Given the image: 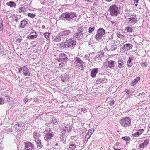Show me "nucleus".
Returning a JSON list of instances; mask_svg holds the SVG:
<instances>
[{"instance_id": "nucleus-33", "label": "nucleus", "mask_w": 150, "mask_h": 150, "mask_svg": "<svg viewBox=\"0 0 150 150\" xmlns=\"http://www.w3.org/2000/svg\"><path fill=\"white\" fill-rule=\"evenodd\" d=\"M117 36L120 39H121L122 40H124L126 38V37L121 34H117Z\"/></svg>"}, {"instance_id": "nucleus-31", "label": "nucleus", "mask_w": 150, "mask_h": 150, "mask_svg": "<svg viewBox=\"0 0 150 150\" xmlns=\"http://www.w3.org/2000/svg\"><path fill=\"white\" fill-rule=\"evenodd\" d=\"M40 135L38 132H34L33 133V137L35 139H37L40 137Z\"/></svg>"}, {"instance_id": "nucleus-10", "label": "nucleus", "mask_w": 150, "mask_h": 150, "mask_svg": "<svg viewBox=\"0 0 150 150\" xmlns=\"http://www.w3.org/2000/svg\"><path fill=\"white\" fill-rule=\"evenodd\" d=\"M67 59L66 55L64 53L60 54L59 57L57 58V60L58 61H66Z\"/></svg>"}, {"instance_id": "nucleus-41", "label": "nucleus", "mask_w": 150, "mask_h": 150, "mask_svg": "<svg viewBox=\"0 0 150 150\" xmlns=\"http://www.w3.org/2000/svg\"><path fill=\"white\" fill-rule=\"evenodd\" d=\"M122 139L123 140L129 141L130 140V138L128 137H122Z\"/></svg>"}, {"instance_id": "nucleus-6", "label": "nucleus", "mask_w": 150, "mask_h": 150, "mask_svg": "<svg viewBox=\"0 0 150 150\" xmlns=\"http://www.w3.org/2000/svg\"><path fill=\"white\" fill-rule=\"evenodd\" d=\"M74 60L77 67L80 69L83 70L84 69L83 67L85 65L84 62L81 60L80 58L77 57H76Z\"/></svg>"}, {"instance_id": "nucleus-5", "label": "nucleus", "mask_w": 150, "mask_h": 150, "mask_svg": "<svg viewBox=\"0 0 150 150\" xmlns=\"http://www.w3.org/2000/svg\"><path fill=\"white\" fill-rule=\"evenodd\" d=\"M105 33V31L104 29L100 28L97 30V33L95 35V38L97 41H100L102 38Z\"/></svg>"}, {"instance_id": "nucleus-9", "label": "nucleus", "mask_w": 150, "mask_h": 150, "mask_svg": "<svg viewBox=\"0 0 150 150\" xmlns=\"http://www.w3.org/2000/svg\"><path fill=\"white\" fill-rule=\"evenodd\" d=\"M34 148L33 145L32 143L29 142H25L24 150H33Z\"/></svg>"}, {"instance_id": "nucleus-48", "label": "nucleus", "mask_w": 150, "mask_h": 150, "mask_svg": "<svg viewBox=\"0 0 150 150\" xmlns=\"http://www.w3.org/2000/svg\"><path fill=\"white\" fill-rule=\"evenodd\" d=\"M140 134L139 132H137L134 133L133 134V136L138 137L140 135Z\"/></svg>"}, {"instance_id": "nucleus-3", "label": "nucleus", "mask_w": 150, "mask_h": 150, "mask_svg": "<svg viewBox=\"0 0 150 150\" xmlns=\"http://www.w3.org/2000/svg\"><path fill=\"white\" fill-rule=\"evenodd\" d=\"M76 40L70 38L66 40L64 43L65 47L67 48H71V49L74 47V46L76 45Z\"/></svg>"}, {"instance_id": "nucleus-59", "label": "nucleus", "mask_w": 150, "mask_h": 150, "mask_svg": "<svg viewBox=\"0 0 150 150\" xmlns=\"http://www.w3.org/2000/svg\"><path fill=\"white\" fill-rule=\"evenodd\" d=\"M135 2L136 3L135 4V5L136 6H137V3L138 2L139 0H134Z\"/></svg>"}, {"instance_id": "nucleus-37", "label": "nucleus", "mask_w": 150, "mask_h": 150, "mask_svg": "<svg viewBox=\"0 0 150 150\" xmlns=\"http://www.w3.org/2000/svg\"><path fill=\"white\" fill-rule=\"evenodd\" d=\"M4 54V48L3 46H0V55H3Z\"/></svg>"}, {"instance_id": "nucleus-62", "label": "nucleus", "mask_w": 150, "mask_h": 150, "mask_svg": "<svg viewBox=\"0 0 150 150\" xmlns=\"http://www.w3.org/2000/svg\"><path fill=\"white\" fill-rule=\"evenodd\" d=\"M147 65V64L145 62L144 63H143L142 64V66H146Z\"/></svg>"}, {"instance_id": "nucleus-43", "label": "nucleus", "mask_w": 150, "mask_h": 150, "mask_svg": "<svg viewBox=\"0 0 150 150\" xmlns=\"http://www.w3.org/2000/svg\"><path fill=\"white\" fill-rule=\"evenodd\" d=\"M44 36L47 39H48L49 33H45L44 34Z\"/></svg>"}, {"instance_id": "nucleus-32", "label": "nucleus", "mask_w": 150, "mask_h": 150, "mask_svg": "<svg viewBox=\"0 0 150 150\" xmlns=\"http://www.w3.org/2000/svg\"><path fill=\"white\" fill-rule=\"evenodd\" d=\"M92 134V132H90V131L88 132L86 135L85 139L87 138V139H88L90 138Z\"/></svg>"}, {"instance_id": "nucleus-38", "label": "nucleus", "mask_w": 150, "mask_h": 150, "mask_svg": "<svg viewBox=\"0 0 150 150\" xmlns=\"http://www.w3.org/2000/svg\"><path fill=\"white\" fill-rule=\"evenodd\" d=\"M69 127V128L70 129V130H69V129H68V126H65V127H64L63 128V129H64V131H68L69 132L70 131H71V129H70V128L71 127Z\"/></svg>"}, {"instance_id": "nucleus-14", "label": "nucleus", "mask_w": 150, "mask_h": 150, "mask_svg": "<svg viewBox=\"0 0 150 150\" xmlns=\"http://www.w3.org/2000/svg\"><path fill=\"white\" fill-rule=\"evenodd\" d=\"M38 35L36 32H32L27 36V38L28 39L35 38Z\"/></svg>"}, {"instance_id": "nucleus-29", "label": "nucleus", "mask_w": 150, "mask_h": 150, "mask_svg": "<svg viewBox=\"0 0 150 150\" xmlns=\"http://www.w3.org/2000/svg\"><path fill=\"white\" fill-rule=\"evenodd\" d=\"M85 27H80L78 29L77 31L81 32L82 33H85L87 32V31L85 30Z\"/></svg>"}, {"instance_id": "nucleus-21", "label": "nucleus", "mask_w": 150, "mask_h": 150, "mask_svg": "<svg viewBox=\"0 0 150 150\" xmlns=\"http://www.w3.org/2000/svg\"><path fill=\"white\" fill-rule=\"evenodd\" d=\"M149 139L145 140L144 142L143 143L139 145L140 148H143L145 146H146L147 144L149 143Z\"/></svg>"}, {"instance_id": "nucleus-11", "label": "nucleus", "mask_w": 150, "mask_h": 150, "mask_svg": "<svg viewBox=\"0 0 150 150\" xmlns=\"http://www.w3.org/2000/svg\"><path fill=\"white\" fill-rule=\"evenodd\" d=\"M70 33V31L69 30H67L61 31L60 34L63 39H64V38L67 37V36Z\"/></svg>"}, {"instance_id": "nucleus-58", "label": "nucleus", "mask_w": 150, "mask_h": 150, "mask_svg": "<svg viewBox=\"0 0 150 150\" xmlns=\"http://www.w3.org/2000/svg\"><path fill=\"white\" fill-rule=\"evenodd\" d=\"M92 132V133L94 132V129H91L88 131V132Z\"/></svg>"}, {"instance_id": "nucleus-57", "label": "nucleus", "mask_w": 150, "mask_h": 150, "mask_svg": "<svg viewBox=\"0 0 150 150\" xmlns=\"http://www.w3.org/2000/svg\"><path fill=\"white\" fill-rule=\"evenodd\" d=\"M64 64L63 63H60V64H59V67H62L63 66V65H64V64Z\"/></svg>"}, {"instance_id": "nucleus-25", "label": "nucleus", "mask_w": 150, "mask_h": 150, "mask_svg": "<svg viewBox=\"0 0 150 150\" xmlns=\"http://www.w3.org/2000/svg\"><path fill=\"white\" fill-rule=\"evenodd\" d=\"M14 128L15 129V130L16 131H19L21 129V127L20 125L19 124H17L14 126Z\"/></svg>"}, {"instance_id": "nucleus-8", "label": "nucleus", "mask_w": 150, "mask_h": 150, "mask_svg": "<svg viewBox=\"0 0 150 150\" xmlns=\"http://www.w3.org/2000/svg\"><path fill=\"white\" fill-rule=\"evenodd\" d=\"M132 47V44L129 43L126 44L122 46L120 49V51L125 52L127 51Z\"/></svg>"}, {"instance_id": "nucleus-60", "label": "nucleus", "mask_w": 150, "mask_h": 150, "mask_svg": "<svg viewBox=\"0 0 150 150\" xmlns=\"http://www.w3.org/2000/svg\"><path fill=\"white\" fill-rule=\"evenodd\" d=\"M126 91V93L127 94H130V91L129 90H125Z\"/></svg>"}, {"instance_id": "nucleus-55", "label": "nucleus", "mask_w": 150, "mask_h": 150, "mask_svg": "<svg viewBox=\"0 0 150 150\" xmlns=\"http://www.w3.org/2000/svg\"><path fill=\"white\" fill-rule=\"evenodd\" d=\"M136 19V18H134V17H132L129 18V21H130L131 20H134V19Z\"/></svg>"}, {"instance_id": "nucleus-22", "label": "nucleus", "mask_w": 150, "mask_h": 150, "mask_svg": "<svg viewBox=\"0 0 150 150\" xmlns=\"http://www.w3.org/2000/svg\"><path fill=\"white\" fill-rule=\"evenodd\" d=\"M27 24V21L25 20H23L20 23V27L21 28H23L26 26Z\"/></svg>"}, {"instance_id": "nucleus-47", "label": "nucleus", "mask_w": 150, "mask_h": 150, "mask_svg": "<svg viewBox=\"0 0 150 150\" xmlns=\"http://www.w3.org/2000/svg\"><path fill=\"white\" fill-rule=\"evenodd\" d=\"M117 43L118 44V45L121 46L124 44V42L121 41H117Z\"/></svg>"}, {"instance_id": "nucleus-52", "label": "nucleus", "mask_w": 150, "mask_h": 150, "mask_svg": "<svg viewBox=\"0 0 150 150\" xmlns=\"http://www.w3.org/2000/svg\"><path fill=\"white\" fill-rule=\"evenodd\" d=\"M114 101L113 100H112L111 101H110V102H109V105H110V106H112V105L113 104H114Z\"/></svg>"}, {"instance_id": "nucleus-26", "label": "nucleus", "mask_w": 150, "mask_h": 150, "mask_svg": "<svg viewBox=\"0 0 150 150\" xmlns=\"http://www.w3.org/2000/svg\"><path fill=\"white\" fill-rule=\"evenodd\" d=\"M6 4L11 7H15L16 6V4L14 2L12 1L7 2Z\"/></svg>"}, {"instance_id": "nucleus-63", "label": "nucleus", "mask_w": 150, "mask_h": 150, "mask_svg": "<svg viewBox=\"0 0 150 150\" xmlns=\"http://www.w3.org/2000/svg\"><path fill=\"white\" fill-rule=\"evenodd\" d=\"M2 98H0V104H2L3 103H2Z\"/></svg>"}, {"instance_id": "nucleus-50", "label": "nucleus", "mask_w": 150, "mask_h": 150, "mask_svg": "<svg viewBox=\"0 0 150 150\" xmlns=\"http://www.w3.org/2000/svg\"><path fill=\"white\" fill-rule=\"evenodd\" d=\"M3 28V24L2 23H0V31H1Z\"/></svg>"}, {"instance_id": "nucleus-1", "label": "nucleus", "mask_w": 150, "mask_h": 150, "mask_svg": "<svg viewBox=\"0 0 150 150\" xmlns=\"http://www.w3.org/2000/svg\"><path fill=\"white\" fill-rule=\"evenodd\" d=\"M61 17L62 20L66 19L71 22L76 21L77 18L76 14L73 12H66L62 13L61 15Z\"/></svg>"}, {"instance_id": "nucleus-42", "label": "nucleus", "mask_w": 150, "mask_h": 150, "mask_svg": "<svg viewBox=\"0 0 150 150\" xmlns=\"http://www.w3.org/2000/svg\"><path fill=\"white\" fill-rule=\"evenodd\" d=\"M4 100H5L7 102H9L10 100V98L9 96H5L4 98Z\"/></svg>"}, {"instance_id": "nucleus-40", "label": "nucleus", "mask_w": 150, "mask_h": 150, "mask_svg": "<svg viewBox=\"0 0 150 150\" xmlns=\"http://www.w3.org/2000/svg\"><path fill=\"white\" fill-rule=\"evenodd\" d=\"M95 29L94 27H90L88 29V32L89 33H92L93 31Z\"/></svg>"}, {"instance_id": "nucleus-44", "label": "nucleus", "mask_w": 150, "mask_h": 150, "mask_svg": "<svg viewBox=\"0 0 150 150\" xmlns=\"http://www.w3.org/2000/svg\"><path fill=\"white\" fill-rule=\"evenodd\" d=\"M117 48V46L116 45H113L111 48V50L112 51L115 50Z\"/></svg>"}, {"instance_id": "nucleus-16", "label": "nucleus", "mask_w": 150, "mask_h": 150, "mask_svg": "<svg viewBox=\"0 0 150 150\" xmlns=\"http://www.w3.org/2000/svg\"><path fill=\"white\" fill-rule=\"evenodd\" d=\"M53 40L54 42H59L61 41V40H63L62 38L61 37L60 34L59 36H57L54 37L53 38Z\"/></svg>"}, {"instance_id": "nucleus-18", "label": "nucleus", "mask_w": 150, "mask_h": 150, "mask_svg": "<svg viewBox=\"0 0 150 150\" xmlns=\"http://www.w3.org/2000/svg\"><path fill=\"white\" fill-rule=\"evenodd\" d=\"M38 146V148L39 149H41L43 146L42 144L41 140L37 139L35 140Z\"/></svg>"}, {"instance_id": "nucleus-24", "label": "nucleus", "mask_w": 150, "mask_h": 150, "mask_svg": "<svg viewBox=\"0 0 150 150\" xmlns=\"http://www.w3.org/2000/svg\"><path fill=\"white\" fill-rule=\"evenodd\" d=\"M114 63V61H109L108 62V64L106 66L109 67L110 68H112L114 67L115 66Z\"/></svg>"}, {"instance_id": "nucleus-34", "label": "nucleus", "mask_w": 150, "mask_h": 150, "mask_svg": "<svg viewBox=\"0 0 150 150\" xmlns=\"http://www.w3.org/2000/svg\"><path fill=\"white\" fill-rule=\"evenodd\" d=\"M104 53L103 52H99L97 55L98 57L101 58L104 56Z\"/></svg>"}, {"instance_id": "nucleus-28", "label": "nucleus", "mask_w": 150, "mask_h": 150, "mask_svg": "<svg viewBox=\"0 0 150 150\" xmlns=\"http://www.w3.org/2000/svg\"><path fill=\"white\" fill-rule=\"evenodd\" d=\"M124 62L123 60L121 59L120 60L119 59L118 61V67L119 68H122L124 67Z\"/></svg>"}, {"instance_id": "nucleus-46", "label": "nucleus", "mask_w": 150, "mask_h": 150, "mask_svg": "<svg viewBox=\"0 0 150 150\" xmlns=\"http://www.w3.org/2000/svg\"><path fill=\"white\" fill-rule=\"evenodd\" d=\"M24 9L22 7H20L19 8V12H23L24 13Z\"/></svg>"}, {"instance_id": "nucleus-23", "label": "nucleus", "mask_w": 150, "mask_h": 150, "mask_svg": "<svg viewBox=\"0 0 150 150\" xmlns=\"http://www.w3.org/2000/svg\"><path fill=\"white\" fill-rule=\"evenodd\" d=\"M76 145L73 142H71L69 144V150H74L76 148Z\"/></svg>"}, {"instance_id": "nucleus-30", "label": "nucleus", "mask_w": 150, "mask_h": 150, "mask_svg": "<svg viewBox=\"0 0 150 150\" xmlns=\"http://www.w3.org/2000/svg\"><path fill=\"white\" fill-rule=\"evenodd\" d=\"M125 30H126L127 32L132 33L133 31V29L130 26H128L125 28Z\"/></svg>"}, {"instance_id": "nucleus-45", "label": "nucleus", "mask_w": 150, "mask_h": 150, "mask_svg": "<svg viewBox=\"0 0 150 150\" xmlns=\"http://www.w3.org/2000/svg\"><path fill=\"white\" fill-rule=\"evenodd\" d=\"M28 15L29 17L31 18H34L35 16V14L30 13H28Z\"/></svg>"}, {"instance_id": "nucleus-35", "label": "nucleus", "mask_w": 150, "mask_h": 150, "mask_svg": "<svg viewBox=\"0 0 150 150\" xmlns=\"http://www.w3.org/2000/svg\"><path fill=\"white\" fill-rule=\"evenodd\" d=\"M21 18V16L20 15H17L15 16V21L17 22L20 18Z\"/></svg>"}, {"instance_id": "nucleus-15", "label": "nucleus", "mask_w": 150, "mask_h": 150, "mask_svg": "<svg viewBox=\"0 0 150 150\" xmlns=\"http://www.w3.org/2000/svg\"><path fill=\"white\" fill-rule=\"evenodd\" d=\"M84 35L85 33H82L79 31H78L74 35V37L78 38L79 39V38H82V36Z\"/></svg>"}, {"instance_id": "nucleus-4", "label": "nucleus", "mask_w": 150, "mask_h": 150, "mask_svg": "<svg viewBox=\"0 0 150 150\" xmlns=\"http://www.w3.org/2000/svg\"><path fill=\"white\" fill-rule=\"evenodd\" d=\"M119 9L116 5L111 6L109 8L110 14L112 16H117L120 13Z\"/></svg>"}, {"instance_id": "nucleus-39", "label": "nucleus", "mask_w": 150, "mask_h": 150, "mask_svg": "<svg viewBox=\"0 0 150 150\" xmlns=\"http://www.w3.org/2000/svg\"><path fill=\"white\" fill-rule=\"evenodd\" d=\"M137 22V19L133 20H132L131 21H129V22L131 24H134Z\"/></svg>"}, {"instance_id": "nucleus-56", "label": "nucleus", "mask_w": 150, "mask_h": 150, "mask_svg": "<svg viewBox=\"0 0 150 150\" xmlns=\"http://www.w3.org/2000/svg\"><path fill=\"white\" fill-rule=\"evenodd\" d=\"M81 110L83 111V112H86V109L85 108H83L81 109Z\"/></svg>"}, {"instance_id": "nucleus-2", "label": "nucleus", "mask_w": 150, "mask_h": 150, "mask_svg": "<svg viewBox=\"0 0 150 150\" xmlns=\"http://www.w3.org/2000/svg\"><path fill=\"white\" fill-rule=\"evenodd\" d=\"M119 122L122 126L127 127L130 125L131 120L129 117H126L120 119Z\"/></svg>"}, {"instance_id": "nucleus-27", "label": "nucleus", "mask_w": 150, "mask_h": 150, "mask_svg": "<svg viewBox=\"0 0 150 150\" xmlns=\"http://www.w3.org/2000/svg\"><path fill=\"white\" fill-rule=\"evenodd\" d=\"M140 78L139 77H137L134 79L132 82L131 83V85L132 86H134L137 83L138 81L140 80Z\"/></svg>"}, {"instance_id": "nucleus-53", "label": "nucleus", "mask_w": 150, "mask_h": 150, "mask_svg": "<svg viewBox=\"0 0 150 150\" xmlns=\"http://www.w3.org/2000/svg\"><path fill=\"white\" fill-rule=\"evenodd\" d=\"M144 131V130L143 129H140L139 131V132L140 134L141 135V134Z\"/></svg>"}, {"instance_id": "nucleus-20", "label": "nucleus", "mask_w": 150, "mask_h": 150, "mask_svg": "<svg viewBox=\"0 0 150 150\" xmlns=\"http://www.w3.org/2000/svg\"><path fill=\"white\" fill-rule=\"evenodd\" d=\"M69 75H67L66 74H64L61 75V80L63 82H66L68 81V78Z\"/></svg>"}, {"instance_id": "nucleus-54", "label": "nucleus", "mask_w": 150, "mask_h": 150, "mask_svg": "<svg viewBox=\"0 0 150 150\" xmlns=\"http://www.w3.org/2000/svg\"><path fill=\"white\" fill-rule=\"evenodd\" d=\"M23 67H20V68H19L18 69V73H21V71H22V70H23Z\"/></svg>"}, {"instance_id": "nucleus-7", "label": "nucleus", "mask_w": 150, "mask_h": 150, "mask_svg": "<svg viewBox=\"0 0 150 150\" xmlns=\"http://www.w3.org/2000/svg\"><path fill=\"white\" fill-rule=\"evenodd\" d=\"M47 133L45 134V135L44 137V139L47 142H49L52 139L54 136V133L51 130H46Z\"/></svg>"}, {"instance_id": "nucleus-13", "label": "nucleus", "mask_w": 150, "mask_h": 150, "mask_svg": "<svg viewBox=\"0 0 150 150\" xmlns=\"http://www.w3.org/2000/svg\"><path fill=\"white\" fill-rule=\"evenodd\" d=\"M99 70L98 68H94L91 71V76L93 78L96 77V74L98 72Z\"/></svg>"}, {"instance_id": "nucleus-19", "label": "nucleus", "mask_w": 150, "mask_h": 150, "mask_svg": "<svg viewBox=\"0 0 150 150\" xmlns=\"http://www.w3.org/2000/svg\"><path fill=\"white\" fill-rule=\"evenodd\" d=\"M107 79L105 78H100L97 80L96 81V84H100L102 83H105L107 81Z\"/></svg>"}, {"instance_id": "nucleus-17", "label": "nucleus", "mask_w": 150, "mask_h": 150, "mask_svg": "<svg viewBox=\"0 0 150 150\" xmlns=\"http://www.w3.org/2000/svg\"><path fill=\"white\" fill-rule=\"evenodd\" d=\"M134 59L133 56L132 55H130L127 61V65L129 67H130L133 65V63L132 62V61L134 60Z\"/></svg>"}, {"instance_id": "nucleus-64", "label": "nucleus", "mask_w": 150, "mask_h": 150, "mask_svg": "<svg viewBox=\"0 0 150 150\" xmlns=\"http://www.w3.org/2000/svg\"><path fill=\"white\" fill-rule=\"evenodd\" d=\"M114 150H120V149H116V148H114Z\"/></svg>"}, {"instance_id": "nucleus-51", "label": "nucleus", "mask_w": 150, "mask_h": 150, "mask_svg": "<svg viewBox=\"0 0 150 150\" xmlns=\"http://www.w3.org/2000/svg\"><path fill=\"white\" fill-rule=\"evenodd\" d=\"M22 39L21 38H17L16 39V42L20 43Z\"/></svg>"}, {"instance_id": "nucleus-36", "label": "nucleus", "mask_w": 150, "mask_h": 150, "mask_svg": "<svg viewBox=\"0 0 150 150\" xmlns=\"http://www.w3.org/2000/svg\"><path fill=\"white\" fill-rule=\"evenodd\" d=\"M51 122L52 123L54 124H55L56 125H57L58 124L57 120L56 119H54L52 120L51 121Z\"/></svg>"}, {"instance_id": "nucleus-12", "label": "nucleus", "mask_w": 150, "mask_h": 150, "mask_svg": "<svg viewBox=\"0 0 150 150\" xmlns=\"http://www.w3.org/2000/svg\"><path fill=\"white\" fill-rule=\"evenodd\" d=\"M23 72L24 75L25 76H29L30 75V73L29 69L26 67H23Z\"/></svg>"}, {"instance_id": "nucleus-49", "label": "nucleus", "mask_w": 150, "mask_h": 150, "mask_svg": "<svg viewBox=\"0 0 150 150\" xmlns=\"http://www.w3.org/2000/svg\"><path fill=\"white\" fill-rule=\"evenodd\" d=\"M85 59L86 60H87L89 61H90L89 58L87 55H85Z\"/></svg>"}, {"instance_id": "nucleus-61", "label": "nucleus", "mask_w": 150, "mask_h": 150, "mask_svg": "<svg viewBox=\"0 0 150 150\" xmlns=\"http://www.w3.org/2000/svg\"><path fill=\"white\" fill-rule=\"evenodd\" d=\"M112 22V24L114 26H115L116 24V22Z\"/></svg>"}]
</instances>
